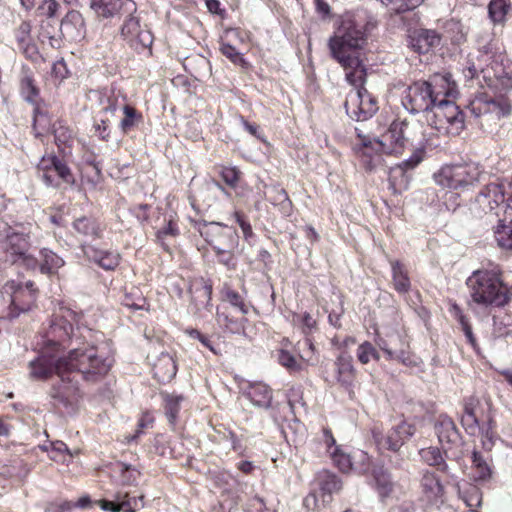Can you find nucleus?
Returning <instances> with one entry per match:
<instances>
[{
    "label": "nucleus",
    "instance_id": "obj_35",
    "mask_svg": "<svg viewBox=\"0 0 512 512\" xmlns=\"http://www.w3.org/2000/svg\"><path fill=\"white\" fill-rule=\"evenodd\" d=\"M376 343L385 352L389 360L394 359V354L398 351L399 347L406 346V342L397 333L390 334L387 338L378 337Z\"/></svg>",
    "mask_w": 512,
    "mask_h": 512
},
{
    "label": "nucleus",
    "instance_id": "obj_40",
    "mask_svg": "<svg viewBox=\"0 0 512 512\" xmlns=\"http://www.w3.org/2000/svg\"><path fill=\"white\" fill-rule=\"evenodd\" d=\"M495 240L497 244L504 249H512V220L508 225L502 220L494 229Z\"/></svg>",
    "mask_w": 512,
    "mask_h": 512
},
{
    "label": "nucleus",
    "instance_id": "obj_34",
    "mask_svg": "<svg viewBox=\"0 0 512 512\" xmlns=\"http://www.w3.org/2000/svg\"><path fill=\"white\" fill-rule=\"evenodd\" d=\"M391 269L394 289L401 294L407 293L411 284L404 265L399 261H391Z\"/></svg>",
    "mask_w": 512,
    "mask_h": 512
},
{
    "label": "nucleus",
    "instance_id": "obj_7",
    "mask_svg": "<svg viewBox=\"0 0 512 512\" xmlns=\"http://www.w3.org/2000/svg\"><path fill=\"white\" fill-rule=\"evenodd\" d=\"M428 125L443 135H459L465 128L464 114L452 100L441 99L425 116Z\"/></svg>",
    "mask_w": 512,
    "mask_h": 512
},
{
    "label": "nucleus",
    "instance_id": "obj_2",
    "mask_svg": "<svg viewBox=\"0 0 512 512\" xmlns=\"http://www.w3.org/2000/svg\"><path fill=\"white\" fill-rule=\"evenodd\" d=\"M365 43L364 32L351 19H345L328 41L332 57L344 68L349 84L356 89L364 88L366 68L359 58L358 50Z\"/></svg>",
    "mask_w": 512,
    "mask_h": 512
},
{
    "label": "nucleus",
    "instance_id": "obj_53",
    "mask_svg": "<svg viewBox=\"0 0 512 512\" xmlns=\"http://www.w3.org/2000/svg\"><path fill=\"white\" fill-rule=\"evenodd\" d=\"M464 411L476 417L479 421L483 418V407L480 400L476 397H469L465 400Z\"/></svg>",
    "mask_w": 512,
    "mask_h": 512
},
{
    "label": "nucleus",
    "instance_id": "obj_61",
    "mask_svg": "<svg viewBox=\"0 0 512 512\" xmlns=\"http://www.w3.org/2000/svg\"><path fill=\"white\" fill-rule=\"evenodd\" d=\"M461 422L465 430L470 434H474L476 430L479 429L480 421L465 411L462 415Z\"/></svg>",
    "mask_w": 512,
    "mask_h": 512
},
{
    "label": "nucleus",
    "instance_id": "obj_5",
    "mask_svg": "<svg viewBox=\"0 0 512 512\" xmlns=\"http://www.w3.org/2000/svg\"><path fill=\"white\" fill-rule=\"evenodd\" d=\"M130 11L123 10L118 15L122 19L120 25V37L132 50L148 56L152 54L153 34L148 24L142 21L138 12L137 3H131Z\"/></svg>",
    "mask_w": 512,
    "mask_h": 512
},
{
    "label": "nucleus",
    "instance_id": "obj_19",
    "mask_svg": "<svg viewBox=\"0 0 512 512\" xmlns=\"http://www.w3.org/2000/svg\"><path fill=\"white\" fill-rule=\"evenodd\" d=\"M425 82L430 88L432 97L435 98V102H440L443 98L444 100H450V97L454 98L457 94V85L448 73L434 74Z\"/></svg>",
    "mask_w": 512,
    "mask_h": 512
},
{
    "label": "nucleus",
    "instance_id": "obj_46",
    "mask_svg": "<svg viewBox=\"0 0 512 512\" xmlns=\"http://www.w3.org/2000/svg\"><path fill=\"white\" fill-rule=\"evenodd\" d=\"M459 494L468 507L475 509L481 505L482 494L477 486L468 485L464 490H460Z\"/></svg>",
    "mask_w": 512,
    "mask_h": 512
},
{
    "label": "nucleus",
    "instance_id": "obj_9",
    "mask_svg": "<svg viewBox=\"0 0 512 512\" xmlns=\"http://www.w3.org/2000/svg\"><path fill=\"white\" fill-rule=\"evenodd\" d=\"M412 127L406 120L393 121L388 130L383 133L374 142L362 140L363 154H368L367 150L373 144L377 149L386 154H400L405 149L406 145L413 141Z\"/></svg>",
    "mask_w": 512,
    "mask_h": 512
},
{
    "label": "nucleus",
    "instance_id": "obj_32",
    "mask_svg": "<svg viewBox=\"0 0 512 512\" xmlns=\"http://www.w3.org/2000/svg\"><path fill=\"white\" fill-rule=\"evenodd\" d=\"M154 376L160 381H170L177 373L174 359L169 354H161L153 367Z\"/></svg>",
    "mask_w": 512,
    "mask_h": 512
},
{
    "label": "nucleus",
    "instance_id": "obj_31",
    "mask_svg": "<svg viewBox=\"0 0 512 512\" xmlns=\"http://www.w3.org/2000/svg\"><path fill=\"white\" fill-rule=\"evenodd\" d=\"M40 256L41 261H38L37 268H39L42 274H55L65 264L62 257L47 248H43L40 251Z\"/></svg>",
    "mask_w": 512,
    "mask_h": 512
},
{
    "label": "nucleus",
    "instance_id": "obj_37",
    "mask_svg": "<svg viewBox=\"0 0 512 512\" xmlns=\"http://www.w3.org/2000/svg\"><path fill=\"white\" fill-rule=\"evenodd\" d=\"M21 93L24 99L31 103H36L39 90L34 83V79L28 70H24L20 80Z\"/></svg>",
    "mask_w": 512,
    "mask_h": 512
},
{
    "label": "nucleus",
    "instance_id": "obj_41",
    "mask_svg": "<svg viewBox=\"0 0 512 512\" xmlns=\"http://www.w3.org/2000/svg\"><path fill=\"white\" fill-rule=\"evenodd\" d=\"M509 9V0H490L488 5L489 16L494 23L503 22Z\"/></svg>",
    "mask_w": 512,
    "mask_h": 512
},
{
    "label": "nucleus",
    "instance_id": "obj_3",
    "mask_svg": "<svg viewBox=\"0 0 512 512\" xmlns=\"http://www.w3.org/2000/svg\"><path fill=\"white\" fill-rule=\"evenodd\" d=\"M463 73L468 79L482 74L487 85L495 90H512V69L504 65V56L495 54L490 47L469 53Z\"/></svg>",
    "mask_w": 512,
    "mask_h": 512
},
{
    "label": "nucleus",
    "instance_id": "obj_47",
    "mask_svg": "<svg viewBox=\"0 0 512 512\" xmlns=\"http://www.w3.org/2000/svg\"><path fill=\"white\" fill-rule=\"evenodd\" d=\"M395 13H403L416 8L422 0H379Z\"/></svg>",
    "mask_w": 512,
    "mask_h": 512
},
{
    "label": "nucleus",
    "instance_id": "obj_50",
    "mask_svg": "<svg viewBox=\"0 0 512 512\" xmlns=\"http://www.w3.org/2000/svg\"><path fill=\"white\" fill-rule=\"evenodd\" d=\"M225 300L241 314L245 315L249 311V306L245 303L243 297L234 290H227Z\"/></svg>",
    "mask_w": 512,
    "mask_h": 512
},
{
    "label": "nucleus",
    "instance_id": "obj_39",
    "mask_svg": "<svg viewBox=\"0 0 512 512\" xmlns=\"http://www.w3.org/2000/svg\"><path fill=\"white\" fill-rule=\"evenodd\" d=\"M73 227L79 234L93 238L99 237L101 231L96 221L87 217L76 219Z\"/></svg>",
    "mask_w": 512,
    "mask_h": 512
},
{
    "label": "nucleus",
    "instance_id": "obj_4",
    "mask_svg": "<svg viewBox=\"0 0 512 512\" xmlns=\"http://www.w3.org/2000/svg\"><path fill=\"white\" fill-rule=\"evenodd\" d=\"M466 284L472 300L479 305L502 307L509 300L508 289L495 271H475Z\"/></svg>",
    "mask_w": 512,
    "mask_h": 512
},
{
    "label": "nucleus",
    "instance_id": "obj_51",
    "mask_svg": "<svg viewBox=\"0 0 512 512\" xmlns=\"http://www.w3.org/2000/svg\"><path fill=\"white\" fill-rule=\"evenodd\" d=\"M405 366L415 367L418 365V359L410 352L409 345L399 347L398 351L394 354V359Z\"/></svg>",
    "mask_w": 512,
    "mask_h": 512
},
{
    "label": "nucleus",
    "instance_id": "obj_26",
    "mask_svg": "<svg viewBox=\"0 0 512 512\" xmlns=\"http://www.w3.org/2000/svg\"><path fill=\"white\" fill-rule=\"evenodd\" d=\"M60 30L63 36L76 41L83 38L85 24L82 15L77 11H70L62 19Z\"/></svg>",
    "mask_w": 512,
    "mask_h": 512
},
{
    "label": "nucleus",
    "instance_id": "obj_18",
    "mask_svg": "<svg viewBox=\"0 0 512 512\" xmlns=\"http://www.w3.org/2000/svg\"><path fill=\"white\" fill-rule=\"evenodd\" d=\"M420 161L421 159L419 157L414 156L390 168L389 187L392 189L393 193L399 194L408 188L410 177L407 171L416 167Z\"/></svg>",
    "mask_w": 512,
    "mask_h": 512
},
{
    "label": "nucleus",
    "instance_id": "obj_33",
    "mask_svg": "<svg viewBox=\"0 0 512 512\" xmlns=\"http://www.w3.org/2000/svg\"><path fill=\"white\" fill-rule=\"evenodd\" d=\"M267 199L277 206L282 214L286 216L291 214L293 204L285 189L276 185L271 186L267 192Z\"/></svg>",
    "mask_w": 512,
    "mask_h": 512
},
{
    "label": "nucleus",
    "instance_id": "obj_28",
    "mask_svg": "<svg viewBox=\"0 0 512 512\" xmlns=\"http://www.w3.org/2000/svg\"><path fill=\"white\" fill-rule=\"evenodd\" d=\"M435 431L442 445H454L460 441V434L455 423L445 415H440L436 420Z\"/></svg>",
    "mask_w": 512,
    "mask_h": 512
},
{
    "label": "nucleus",
    "instance_id": "obj_21",
    "mask_svg": "<svg viewBox=\"0 0 512 512\" xmlns=\"http://www.w3.org/2000/svg\"><path fill=\"white\" fill-rule=\"evenodd\" d=\"M416 433L415 425L402 421L391 428L387 433L384 446L392 451H398L414 434Z\"/></svg>",
    "mask_w": 512,
    "mask_h": 512
},
{
    "label": "nucleus",
    "instance_id": "obj_29",
    "mask_svg": "<svg viewBox=\"0 0 512 512\" xmlns=\"http://www.w3.org/2000/svg\"><path fill=\"white\" fill-rule=\"evenodd\" d=\"M419 456L423 463L436 467L438 471L444 473L450 478H455V475L451 473L450 468L439 448L433 446L422 448L419 450Z\"/></svg>",
    "mask_w": 512,
    "mask_h": 512
},
{
    "label": "nucleus",
    "instance_id": "obj_62",
    "mask_svg": "<svg viewBox=\"0 0 512 512\" xmlns=\"http://www.w3.org/2000/svg\"><path fill=\"white\" fill-rule=\"evenodd\" d=\"M178 235V227L173 219H169L167 224L160 230L157 231V238L159 240L164 239L167 236L175 237Z\"/></svg>",
    "mask_w": 512,
    "mask_h": 512
},
{
    "label": "nucleus",
    "instance_id": "obj_45",
    "mask_svg": "<svg viewBox=\"0 0 512 512\" xmlns=\"http://www.w3.org/2000/svg\"><path fill=\"white\" fill-rule=\"evenodd\" d=\"M4 291L6 293H12L11 295V304L18 309L20 312H24L30 309V305H21L20 298L24 295L25 291L22 289L20 284L15 283L14 281L7 282L4 287Z\"/></svg>",
    "mask_w": 512,
    "mask_h": 512
},
{
    "label": "nucleus",
    "instance_id": "obj_42",
    "mask_svg": "<svg viewBox=\"0 0 512 512\" xmlns=\"http://www.w3.org/2000/svg\"><path fill=\"white\" fill-rule=\"evenodd\" d=\"M122 303L124 306L134 310H143L147 307L146 298L143 296L142 292L135 287H132L130 291L125 293Z\"/></svg>",
    "mask_w": 512,
    "mask_h": 512
},
{
    "label": "nucleus",
    "instance_id": "obj_54",
    "mask_svg": "<svg viewBox=\"0 0 512 512\" xmlns=\"http://www.w3.org/2000/svg\"><path fill=\"white\" fill-rule=\"evenodd\" d=\"M240 171L236 167H222L220 176L230 187H236L240 179Z\"/></svg>",
    "mask_w": 512,
    "mask_h": 512
},
{
    "label": "nucleus",
    "instance_id": "obj_25",
    "mask_svg": "<svg viewBox=\"0 0 512 512\" xmlns=\"http://www.w3.org/2000/svg\"><path fill=\"white\" fill-rule=\"evenodd\" d=\"M31 29L32 26L30 22L23 21L15 29L14 35L18 49L25 55L26 58L34 60L38 56V49L33 41Z\"/></svg>",
    "mask_w": 512,
    "mask_h": 512
},
{
    "label": "nucleus",
    "instance_id": "obj_48",
    "mask_svg": "<svg viewBox=\"0 0 512 512\" xmlns=\"http://www.w3.org/2000/svg\"><path fill=\"white\" fill-rule=\"evenodd\" d=\"M370 465L371 459L366 452L362 450H356L353 452L351 471H355L357 473H365L369 470Z\"/></svg>",
    "mask_w": 512,
    "mask_h": 512
},
{
    "label": "nucleus",
    "instance_id": "obj_20",
    "mask_svg": "<svg viewBox=\"0 0 512 512\" xmlns=\"http://www.w3.org/2000/svg\"><path fill=\"white\" fill-rule=\"evenodd\" d=\"M323 441L327 446V450L334 464L344 473L351 471L353 453H347L342 447L335 445V439L332 432L328 428L323 429Z\"/></svg>",
    "mask_w": 512,
    "mask_h": 512
},
{
    "label": "nucleus",
    "instance_id": "obj_63",
    "mask_svg": "<svg viewBox=\"0 0 512 512\" xmlns=\"http://www.w3.org/2000/svg\"><path fill=\"white\" fill-rule=\"evenodd\" d=\"M187 334L191 338L197 339L204 347L208 348L214 354H217L215 348L213 347V345L211 343V340L206 335H203L200 331H198L196 329L187 330Z\"/></svg>",
    "mask_w": 512,
    "mask_h": 512
},
{
    "label": "nucleus",
    "instance_id": "obj_16",
    "mask_svg": "<svg viewBox=\"0 0 512 512\" xmlns=\"http://www.w3.org/2000/svg\"><path fill=\"white\" fill-rule=\"evenodd\" d=\"M431 90L425 81H417L411 84L403 96L404 108L412 114L424 112L425 116L435 104Z\"/></svg>",
    "mask_w": 512,
    "mask_h": 512
},
{
    "label": "nucleus",
    "instance_id": "obj_38",
    "mask_svg": "<svg viewBox=\"0 0 512 512\" xmlns=\"http://www.w3.org/2000/svg\"><path fill=\"white\" fill-rule=\"evenodd\" d=\"M319 487L323 493V497L326 495L331 497L333 493H337L341 490L342 483L336 475L329 472H324L319 477Z\"/></svg>",
    "mask_w": 512,
    "mask_h": 512
},
{
    "label": "nucleus",
    "instance_id": "obj_44",
    "mask_svg": "<svg viewBox=\"0 0 512 512\" xmlns=\"http://www.w3.org/2000/svg\"><path fill=\"white\" fill-rule=\"evenodd\" d=\"M183 400L182 396L177 395H164L165 413L170 424H175L178 413L180 411V404Z\"/></svg>",
    "mask_w": 512,
    "mask_h": 512
},
{
    "label": "nucleus",
    "instance_id": "obj_8",
    "mask_svg": "<svg viewBox=\"0 0 512 512\" xmlns=\"http://www.w3.org/2000/svg\"><path fill=\"white\" fill-rule=\"evenodd\" d=\"M483 175L474 163L446 165L434 174V180L443 188L464 190L478 183Z\"/></svg>",
    "mask_w": 512,
    "mask_h": 512
},
{
    "label": "nucleus",
    "instance_id": "obj_56",
    "mask_svg": "<svg viewBox=\"0 0 512 512\" xmlns=\"http://www.w3.org/2000/svg\"><path fill=\"white\" fill-rule=\"evenodd\" d=\"M221 52L224 56H226L228 59H230L235 64H242L244 63V59L239 53V51L232 45L228 43H224L221 46Z\"/></svg>",
    "mask_w": 512,
    "mask_h": 512
},
{
    "label": "nucleus",
    "instance_id": "obj_58",
    "mask_svg": "<svg viewBox=\"0 0 512 512\" xmlns=\"http://www.w3.org/2000/svg\"><path fill=\"white\" fill-rule=\"evenodd\" d=\"M100 103L103 105V111L114 113L119 106V99L114 94H105L100 97Z\"/></svg>",
    "mask_w": 512,
    "mask_h": 512
},
{
    "label": "nucleus",
    "instance_id": "obj_17",
    "mask_svg": "<svg viewBox=\"0 0 512 512\" xmlns=\"http://www.w3.org/2000/svg\"><path fill=\"white\" fill-rule=\"evenodd\" d=\"M421 500L439 507L445 501V488L440 478L430 470H424L420 479Z\"/></svg>",
    "mask_w": 512,
    "mask_h": 512
},
{
    "label": "nucleus",
    "instance_id": "obj_60",
    "mask_svg": "<svg viewBox=\"0 0 512 512\" xmlns=\"http://www.w3.org/2000/svg\"><path fill=\"white\" fill-rule=\"evenodd\" d=\"M217 317L219 322L223 323L227 329H229L233 333H238L243 329V323L240 321H234L230 319L226 314L224 313H217Z\"/></svg>",
    "mask_w": 512,
    "mask_h": 512
},
{
    "label": "nucleus",
    "instance_id": "obj_52",
    "mask_svg": "<svg viewBox=\"0 0 512 512\" xmlns=\"http://www.w3.org/2000/svg\"><path fill=\"white\" fill-rule=\"evenodd\" d=\"M276 358L280 365L284 366L290 371L300 370V364L295 357L284 349H280L276 353Z\"/></svg>",
    "mask_w": 512,
    "mask_h": 512
},
{
    "label": "nucleus",
    "instance_id": "obj_13",
    "mask_svg": "<svg viewBox=\"0 0 512 512\" xmlns=\"http://www.w3.org/2000/svg\"><path fill=\"white\" fill-rule=\"evenodd\" d=\"M347 115L356 121H365L378 111L376 98L365 88L351 91L344 103Z\"/></svg>",
    "mask_w": 512,
    "mask_h": 512
},
{
    "label": "nucleus",
    "instance_id": "obj_14",
    "mask_svg": "<svg viewBox=\"0 0 512 512\" xmlns=\"http://www.w3.org/2000/svg\"><path fill=\"white\" fill-rule=\"evenodd\" d=\"M38 176L47 186L57 187L61 182L73 183L69 167L55 155H45L37 165Z\"/></svg>",
    "mask_w": 512,
    "mask_h": 512
},
{
    "label": "nucleus",
    "instance_id": "obj_12",
    "mask_svg": "<svg viewBox=\"0 0 512 512\" xmlns=\"http://www.w3.org/2000/svg\"><path fill=\"white\" fill-rule=\"evenodd\" d=\"M97 375L92 381L96 380ZM86 380L83 373L78 374L69 372L65 375V379L59 378V383L53 384L50 391L51 398L55 401L56 405H61L65 408H73L81 398V392L78 386L79 379ZM87 381H89L87 379Z\"/></svg>",
    "mask_w": 512,
    "mask_h": 512
},
{
    "label": "nucleus",
    "instance_id": "obj_64",
    "mask_svg": "<svg viewBox=\"0 0 512 512\" xmlns=\"http://www.w3.org/2000/svg\"><path fill=\"white\" fill-rule=\"evenodd\" d=\"M234 217L236 222L239 224L240 228L242 229V232L244 234V237L247 239L250 236H252V228L250 223L245 219V217L240 212H235Z\"/></svg>",
    "mask_w": 512,
    "mask_h": 512
},
{
    "label": "nucleus",
    "instance_id": "obj_27",
    "mask_svg": "<svg viewBox=\"0 0 512 512\" xmlns=\"http://www.w3.org/2000/svg\"><path fill=\"white\" fill-rule=\"evenodd\" d=\"M244 394L251 403L259 408H269L273 399L271 388L263 382L250 383Z\"/></svg>",
    "mask_w": 512,
    "mask_h": 512
},
{
    "label": "nucleus",
    "instance_id": "obj_22",
    "mask_svg": "<svg viewBox=\"0 0 512 512\" xmlns=\"http://www.w3.org/2000/svg\"><path fill=\"white\" fill-rule=\"evenodd\" d=\"M440 42V36L434 30L417 29L409 35V46L419 54L428 53Z\"/></svg>",
    "mask_w": 512,
    "mask_h": 512
},
{
    "label": "nucleus",
    "instance_id": "obj_15",
    "mask_svg": "<svg viewBox=\"0 0 512 512\" xmlns=\"http://www.w3.org/2000/svg\"><path fill=\"white\" fill-rule=\"evenodd\" d=\"M200 234L211 245L212 249H238L239 236L237 232L227 225L217 222L204 224Z\"/></svg>",
    "mask_w": 512,
    "mask_h": 512
},
{
    "label": "nucleus",
    "instance_id": "obj_1",
    "mask_svg": "<svg viewBox=\"0 0 512 512\" xmlns=\"http://www.w3.org/2000/svg\"><path fill=\"white\" fill-rule=\"evenodd\" d=\"M79 315L73 310L61 307L43 339L39 355L28 364V377L33 381H46L53 374L65 379L69 372L83 373L88 380L105 375L112 365V358L104 346H90L72 349L63 354L65 344L74 334V325Z\"/></svg>",
    "mask_w": 512,
    "mask_h": 512
},
{
    "label": "nucleus",
    "instance_id": "obj_36",
    "mask_svg": "<svg viewBox=\"0 0 512 512\" xmlns=\"http://www.w3.org/2000/svg\"><path fill=\"white\" fill-rule=\"evenodd\" d=\"M472 469L476 480H486L491 476V468L487 459L478 451L472 452Z\"/></svg>",
    "mask_w": 512,
    "mask_h": 512
},
{
    "label": "nucleus",
    "instance_id": "obj_43",
    "mask_svg": "<svg viewBox=\"0 0 512 512\" xmlns=\"http://www.w3.org/2000/svg\"><path fill=\"white\" fill-rule=\"evenodd\" d=\"M375 488L381 498L388 497L393 490V482L390 475L383 470L374 471Z\"/></svg>",
    "mask_w": 512,
    "mask_h": 512
},
{
    "label": "nucleus",
    "instance_id": "obj_10",
    "mask_svg": "<svg viewBox=\"0 0 512 512\" xmlns=\"http://www.w3.org/2000/svg\"><path fill=\"white\" fill-rule=\"evenodd\" d=\"M506 185L503 181L496 180L485 185L470 204V212L474 217L481 218L493 213L505 203Z\"/></svg>",
    "mask_w": 512,
    "mask_h": 512
},
{
    "label": "nucleus",
    "instance_id": "obj_30",
    "mask_svg": "<svg viewBox=\"0 0 512 512\" xmlns=\"http://www.w3.org/2000/svg\"><path fill=\"white\" fill-rule=\"evenodd\" d=\"M335 365L337 370V381L345 388H351L354 381L352 357L349 354L343 353L337 357Z\"/></svg>",
    "mask_w": 512,
    "mask_h": 512
},
{
    "label": "nucleus",
    "instance_id": "obj_49",
    "mask_svg": "<svg viewBox=\"0 0 512 512\" xmlns=\"http://www.w3.org/2000/svg\"><path fill=\"white\" fill-rule=\"evenodd\" d=\"M217 256L218 262L226 266L229 270L236 269V255L239 253V249H214Z\"/></svg>",
    "mask_w": 512,
    "mask_h": 512
},
{
    "label": "nucleus",
    "instance_id": "obj_55",
    "mask_svg": "<svg viewBox=\"0 0 512 512\" xmlns=\"http://www.w3.org/2000/svg\"><path fill=\"white\" fill-rule=\"evenodd\" d=\"M123 112L125 116L120 122V127L126 132L135 124L136 110L129 105H123Z\"/></svg>",
    "mask_w": 512,
    "mask_h": 512
},
{
    "label": "nucleus",
    "instance_id": "obj_6",
    "mask_svg": "<svg viewBox=\"0 0 512 512\" xmlns=\"http://www.w3.org/2000/svg\"><path fill=\"white\" fill-rule=\"evenodd\" d=\"M0 242L3 243V250L6 260L12 264H18L27 269L35 270L38 260L29 253V233L15 232L6 223L0 221Z\"/></svg>",
    "mask_w": 512,
    "mask_h": 512
},
{
    "label": "nucleus",
    "instance_id": "obj_59",
    "mask_svg": "<svg viewBox=\"0 0 512 512\" xmlns=\"http://www.w3.org/2000/svg\"><path fill=\"white\" fill-rule=\"evenodd\" d=\"M59 8V4L55 0H44L38 7L41 15L53 18Z\"/></svg>",
    "mask_w": 512,
    "mask_h": 512
},
{
    "label": "nucleus",
    "instance_id": "obj_24",
    "mask_svg": "<svg viewBox=\"0 0 512 512\" xmlns=\"http://www.w3.org/2000/svg\"><path fill=\"white\" fill-rule=\"evenodd\" d=\"M83 253L90 261L105 270L115 269L120 261V255L117 252L102 250L92 245L83 246Z\"/></svg>",
    "mask_w": 512,
    "mask_h": 512
},
{
    "label": "nucleus",
    "instance_id": "obj_11",
    "mask_svg": "<svg viewBox=\"0 0 512 512\" xmlns=\"http://www.w3.org/2000/svg\"><path fill=\"white\" fill-rule=\"evenodd\" d=\"M469 110L475 118H483L485 122H491L509 115L511 103L502 96L492 97L481 93L470 101Z\"/></svg>",
    "mask_w": 512,
    "mask_h": 512
},
{
    "label": "nucleus",
    "instance_id": "obj_57",
    "mask_svg": "<svg viewBox=\"0 0 512 512\" xmlns=\"http://www.w3.org/2000/svg\"><path fill=\"white\" fill-rule=\"evenodd\" d=\"M374 353V347L371 343L365 341L359 345L357 350V358L362 364H367L371 360V355Z\"/></svg>",
    "mask_w": 512,
    "mask_h": 512
},
{
    "label": "nucleus",
    "instance_id": "obj_23",
    "mask_svg": "<svg viewBox=\"0 0 512 512\" xmlns=\"http://www.w3.org/2000/svg\"><path fill=\"white\" fill-rule=\"evenodd\" d=\"M134 0H90V8L98 17L113 18L123 12L130 11Z\"/></svg>",
    "mask_w": 512,
    "mask_h": 512
}]
</instances>
